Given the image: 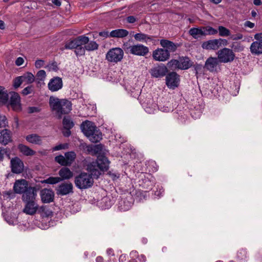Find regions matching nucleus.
<instances>
[{"label":"nucleus","instance_id":"nucleus-1","mask_svg":"<svg viewBox=\"0 0 262 262\" xmlns=\"http://www.w3.org/2000/svg\"><path fill=\"white\" fill-rule=\"evenodd\" d=\"M49 105L52 111L55 112L58 119L63 115L68 114L72 110V103L66 99H59L51 96L49 99Z\"/></svg>","mask_w":262,"mask_h":262},{"label":"nucleus","instance_id":"nucleus-2","mask_svg":"<svg viewBox=\"0 0 262 262\" xmlns=\"http://www.w3.org/2000/svg\"><path fill=\"white\" fill-rule=\"evenodd\" d=\"M110 161L103 155H98L96 161L90 163L87 165V170L93 175V177L98 179L101 174V171H106L109 168Z\"/></svg>","mask_w":262,"mask_h":262},{"label":"nucleus","instance_id":"nucleus-3","mask_svg":"<svg viewBox=\"0 0 262 262\" xmlns=\"http://www.w3.org/2000/svg\"><path fill=\"white\" fill-rule=\"evenodd\" d=\"M93 175L91 172H81L75 177L74 183L79 189H86L92 187L94 184Z\"/></svg>","mask_w":262,"mask_h":262},{"label":"nucleus","instance_id":"nucleus-4","mask_svg":"<svg viewBox=\"0 0 262 262\" xmlns=\"http://www.w3.org/2000/svg\"><path fill=\"white\" fill-rule=\"evenodd\" d=\"M122 48L126 53L138 56H144L149 52L148 48L142 44L130 45L126 42L123 43Z\"/></svg>","mask_w":262,"mask_h":262},{"label":"nucleus","instance_id":"nucleus-5","mask_svg":"<svg viewBox=\"0 0 262 262\" xmlns=\"http://www.w3.org/2000/svg\"><path fill=\"white\" fill-rule=\"evenodd\" d=\"M124 52L120 48H112L107 52L105 59L110 62L117 63L121 61L123 58Z\"/></svg>","mask_w":262,"mask_h":262},{"label":"nucleus","instance_id":"nucleus-6","mask_svg":"<svg viewBox=\"0 0 262 262\" xmlns=\"http://www.w3.org/2000/svg\"><path fill=\"white\" fill-rule=\"evenodd\" d=\"M217 58L220 62L228 63L232 62L235 58V55L231 49L224 48L217 52Z\"/></svg>","mask_w":262,"mask_h":262},{"label":"nucleus","instance_id":"nucleus-7","mask_svg":"<svg viewBox=\"0 0 262 262\" xmlns=\"http://www.w3.org/2000/svg\"><path fill=\"white\" fill-rule=\"evenodd\" d=\"M228 41L225 39L219 38L209 40L203 42L202 47L206 50H216L222 45L227 46Z\"/></svg>","mask_w":262,"mask_h":262},{"label":"nucleus","instance_id":"nucleus-8","mask_svg":"<svg viewBox=\"0 0 262 262\" xmlns=\"http://www.w3.org/2000/svg\"><path fill=\"white\" fill-rule=\"evenodd\" d=\"M166 84L171 89H174L179 85L180 76L176 72H171L166 75Z\"/></svg>","mask_w":262,"mask_h":262},{"label":"nucleus","instance_id":"nucleus-9","mask_svg":"<svg viewBox=\"0 0 262 262\" xmlns=\"http://www.w3.org/2000/svg\"><path fill=\"white\" fill-rule=\"evenodd\" d=\"M152 56L155 61L164 62L169 59L170 54L163 48H158L152 52Z\"/></svg>","mask_w":262,"mask_h":262},{"label":"nucleus","instance_id":"nucleus-10","mask_svg":"<svg viewBox=\"0 0 262 262\" xmlns=\"http://www.w3.org/2000/svg\"><path fill=\"white\" fill-rule=\"evenodd\" d=\"M168 72L167 68L165 64L161 63L151 68L149 73L154 78H162L166 76Z\"/></svg>","mask_w":262,"mask_h":262},{"label":"nucleus","instance_id":"nucleus-11","mask_svg":"<svg viewBox=\"0 0 262 262\" xmlns=\"http://www.w3.org/2000/svg\"><path fill=\"white\" fill-rule=\"evenodd\" d=\"M10 166L11 171L14 173L19 174L24 171V162L17 157L12 158L10 161Z\"/></svg>","mask_w":262,"mask_h":262},{"label":"nucleus","instance_id":"nucleus-12","mask_svg":"<svg viewBox=\"0 0 262 262\" xmlns=\"http://www.w3.org/2000/svg\"><path fill=\"white\" fill-rule=\"evenodd\" d=\"M56 190L57 195H66L73 193V185L71 182H64L59 185Z\"/></svg>","mask_w":262,"mask_h":262},{"label":"nucleus","instance_id":"nucleus-13","mask_svg":"<svg viewBox=\"0 0 262 262\" xmlns=\"http://www.w3.org/2000/svg\"><path fill=\"white\" fill-rule=\"evenodd\" d=\"M10 99L9 105L12 107L13 111L16 112L21 110L20 103V97L19 94L15 92L10 93Z\"/></svg>","mask_w":262,"mask_h":262},{"label":"nucleus","instance_id":"nucleus-14","mask_svg":"<svg viewBox=\"0 0 262 262\" xmlns=\"http://www.w3.org/2000/svg\"><path fill=\"white\" fill-rule=\"evenodd\" d=\"M63 86L62 78L59 77H54L50 79L48 84V87L50 91L52 92H57L60 90Z\"/></svg>","mask_w":262,"mask_h":262},{"label":"nucleus","instance_id":"nucleus-15","mask_svg":"<svg viewBox=\"0 0 262 262\" xmlns=\"http://www.w3.org/2000/svg\"><path fill=\"white\" fill-rule=\"evenodd\" d=\"M29 187L28 182L25 179H21L15 181L13 186V190L16 193L22 194Z\"/></svg>","mask_w":262,"mask_h":262},{"label":"nucleus","instance_id":"nucleus-16","mask_svg":"<svg viewBox=\"0 0 262 262\" xmlns=\"http://www.w3.org/2000/svg\"><path fill=\"white\" fill-rule=\"evenodd\" d=\"M40 198L44 203H50L54 201V192L51 189L44 188L40 191Z\"/></svg>","mask_w":262,"mask_h":262},{"label":"nucleus","instance_id":"nucleus-17","mask_svg":"<svg viewBox=\"0 0 262 262\" xmlns=\"http://www.w3.org/2000/svg\"><path fill=\"white\" fill-rule=\"evenodd\" d=\"M96 128L95 123L89 120L83 122L80 125L82 132L87 137L92 134Z\"/></svg>","mask_w":262,"mask_h":262},{"label":"nucleus","instance_id":"nucleus-18","mask_svg":"<svg viewBox=\"0 0 262 262\" xmlns=\"http://www.w3.org/2000/svg\"><path fill=\"white\" fill-rule=\"evenodd\" d=\"M220 61L217 57H209L205 61V68L210 72L216 71V67L219 64Z\"/></svg>","mask_w":262,"mask_h":262},{"label":"nucleus","instance_id":"nucleus-19","mask_svg":"<svg viewBox=\"0 0 262 262\" xmlns=\"http://www.w3.org/2000/svg\"><path fill=\"white\" fill-rule=\"evenodd\" d=\"M26 205L23 209V212L27 214L34 215L36 213L37 210H38V206L36 202V201L27 202Z\"/></svg>","mask_w":262,"mask_h":262},{"label":"nucleus","instance_id":"nucleus-20","mask_svg":"<svg viewBox=\"0 0 262 262\" xmlns=\"http://www.w3.org/2000/svg\"><path fill=\"white\" fill-rule=\"evenodd\" d=\"M160 45L165 49L167 50L168 53L174 52L176 51L178 45L167 39H161L160 41Z\"/></svg>","mask_w":262,"mask_h":262},{"label":"nucleus","instance_id":"nucleus-21","mask_svg":"<svg viewBox=\"0 0 262 262\" xmlns=\"http://www.w3.org/2000/svg\"><path fill=\"white\" fill-rule=\"evenodd\" d=\"M36 193L35 188L29 187L28 189L23 193L22 199L25 202L35 201Z\"/></svg>","mask_w":262,"mask_h":262},{"label":"nucleus","instance_id":"nucleus-22","mask_svg":"<svg viewBox=\"0 0 262 262\" xmlns=\"http://www.w3.org/2000/svg\"><path fill=\"white\" fill-rule=\"evenodd\" d=\"M250 50L252 55H259L262 54V41H253L250 47Z\"/></svg>","mask_w":262,"mask_h":262},{"label":"nucleus","instance_id":"nucleus-23","mask_svg":"<svg viewBox=\"0 0 262 262\" xmlns=\"http://www.w3.org/2000/svg\"><path fill=\"white\" fill-rule=\"evenodd\" d=\"M12 141L10 130L5 129L0 132V142L4 145H6Z\"/></svg>","mask_w":262,"mask_h":262},{"label":"nucleus","instance_id":"nucleus-24","mask_svg":"<svg viewBox=\"0 0 262 262\" xmlns=\"http://www.w3.org/2000/svg\"><path fill=\"white\" fill-rule=\"evenodd\" d=\"M180 69L187 70L193 66V62L187 56L179 57Z\"/></svg>","mask_w":262,"mask_h":262},{"label":"nucleus","instance_id":"nucleus-25","mask_svg":"<svg viewBox=\"0 0 262 262\" xmlns=\"http://www.w3.org/2000/svg\"><path fill=\"white\" fill-rule=\"evenodd\" d=\"M58 174L59 178L62 179V181L69 180L73 177V172L66 167L61 168L58 172Z\"/></svg>","mask_w":262,"mask_h":262},{"label":"nucleus","instance_id":"nucleus-26","mask_svg":"<svg viewBox=\"0 0 262 262\" xmlns=\"http://www.w3.org/2000/svg\"><path fill=\"white\" fill-rule=\"evenodd\" d=\"M128 34V31L125 29H118L112 30L110 33V37L116 38H123Z\"/></svg>","mask_w":262,"mask_h":262},{"label":"nucleus","instance_id":"nucleus-27","mask_svg":"<svg viewBox=\"0 0 262 262\" xmlns=\"http://www.w3.org/2000/svg\"><path fill=\"white\" fill-rule=\"evenodd\" d=\"M26 140L29 143L37 145L42 143L41 137L36 134H30L26 137Z\"/></svg>","mask_w":262,"mask_h":262},{"label":"nucleus","instance_id":"nucleus-28","mask_svg":"<svg viewBox=\"0 0 262 262\" xmlns=\"http://www.w3.org/2000/svg\"><path fill=\"white\" fill-rule=\"evenodd\" d=\"M134 37L137 41L145 42L146 43L154 40L151 36L142 33H136L134 35Z\"/></svg>","mask_w":262,"mask_h":262},{"label":"nucleus","instance_id":"nucleus-29","mask_svg":"<svg viewBox=\"0 0 262 262\" xmlns=\"http://www.w3.org/2000/svg\"><path fill=\"white\" fill-rule=\"evenodd\" d=\"M189 34L194 39H198L201 36H205L203 27L192 28L189 30Z\"/></svg>","mask_w":262,"mask_h":262},{"label":"nucleus","instance_id":"nucleus-30","mask_svg":"<svg viewBox=\"0 0 262 262\" xmlns=\"http://www.w3.org/2000/svg\"><path fill=\"white\" fill-rule=\"evenodd\" d=\"M18 148L20 152L27 156H33L35 154V151L31 149L29 147L22 144L18 145Z\"/></svg>","mask_w":262,"mask_h":262},{"label":"nucleus","instance_id":"nucleus-31","mask_svg":"<svg viewBox=\"0 0 262 262\" xmlns=\"http://www.w3.org/2000/svg\"><path fill=\"white\" fill-rule=\"evenodd\" d=\"M88 138L92 142L97 143L102 139V134L96 128Z\"/></svg>","mask_w":262,"mask_h":262},{"label":"nucleus","instance_id":"nucleus-32","mask_svg":"<svg viewBox=\"0 0 262 262\" xmlns=\"http://www.w3.org/2000/svg\"><path fill=\"white\" fill-rule=\"evenodd\" d=\"M152 178L150 174H148L147 177H145L144 178H142L141 180V183L140 185H142V187L147 189H151L153 186V182L150 180Z\"/></svg>","mask_w":262,"mask_h":262},{"label":"nucleus","instance_id":"nucleus-33","mask_svg":"<svg viewBox=\"0 0 262 262\" xmlns=\"http://www.w3.org/2000/svg\"><path fill=\"white\" fill-rule=\"evenodd\" d=\"M76 154L74 151H68L64 154V158L67 166H70L76 159Z\"/></svg>","mask_w":262,"mask_h":262},{"label":"nucleus","instance_id":"nucleus-34","mask_svg":"<svg viewBox=\"0 0 262 262\" xmlns=\"http://www.w3.org/2000/svg\"><path fill=\"white\" fill-rule=\"evenodd\" d=\"M62 124L65 129H71L74 125V123L70 116H65L62 120Z\"/></svg>","mask_w":262,"mask_h":262},{"label":"nucleus","instance_id":"nucleus-35","mask_svg":"<svg viewBox=\"0 0 262 262\" xmlns=\"http://www.w3.org/2000/svg\"><path fill=\"white\" fill-rule=\"evenodd\" d=\"M99 204L102 209H106L110 208L113 203L108 197L105 196L101 199Z\"/></svg>","mask_w":262,"mask_h":262},{"label":"nucleus","instance_id":"nucleus-36","mask_svg":"<svg viewBox=\"0 0 262 262\" xmlns=\"http://www.w3.org/2000/svg\"><path fill=\"white\" fill-rule=\"evenodd\" d=\"M9 95L3 86H0V102L6 104L8 101Z\"/></svg>","mask_w":262,"mask_h":262},{"label":"nucleus","instance_id":"nucleus-37","mask_svg":"<svg viewBox=\"0 0 262 262\" xmlns=\"http://www.w3.org/2000/svg\"><path fill=\"white\" fill-rule=\"evenodd\" d=\"M38 212L42 217H49L52 216L53 212L46 206H42L38 209Z\"/></svg>","mask_w":262,"mask_h":262},{"label":"nucleus","instance_id":"nucleus-38","mask_svg":"<svg viewBox=\"0 0 262 262\" xmlns=\"http://www.w3.org/2000/svg\"><path fill=\"white\" fill-rule=\"evenodd\" d=\"M75 39L78 47H82V46L83 45H84L85 46V45L88 43L89 41V37L85 35L79 36Z\"/></svg>","mask_w":262,"mask_h":262},{"label":"nucleus","instance_id":"nucleus-39","mask_svg":"<svg viewBox=\"0 0 262 262\" xmlns=\"http://www.w3.org/2000/svg\"><path fill=\"white\" fill-rule=\"evenodd\" d=\"M167 66L171 70L180 69L179 59L170 60L167 62Z\"/></svg>","mask_w":262,"mask_h":262},{"label":"nucleus","instance_id":"nucleus-40","mask_svg":"<svg viewBox=\"0 0 262 262\" xmlns=\"http://www.w3.org/2000/svg\"><path fill=\"white\" fill-rule=\"evenodd\" d=\"M62 181V179L59 177H50L47 179H45L41 181L42 183H46L49 184H56Z\"/></svg>","mask_w":262,"mask_h":262},{"label":"nucleus","instance_id":"nucleus-41","mask_svg":"<svg viewBox=\"0 0 262 262\" xmlns=\"http://www.w3.org/2000/svg\"><path fill=\"white\" fill-rule=\"evenodd\" d=\"M84 47L86 50L88 51H93L98 49L99 45L96 41H89L88 43H86Z\"/></svg>","mask_w":262,"mask_h":262},{"label":"nucleus","instance_id":"nucleus-42","mask_svg":"<svg viewBox=\"0 0 262 262\" xmlns=\"http://www.w3.org/2000/svg\"><path fill=\"white\" fill-rule=\"evenodd\" d=\"M21 76L24 81L26 82L28 84L32 83L35 80L34 76L30 72L26 73Z\"/></svg>","mask_w":262,"mask_h":262},{"label":"nucleus","instance_id":"nucleus-43","mask_svg":"<svg viewBox=\"0 0 262 262\" xmlns=\"http://www.w3.org/2000/svg\"><path fill=\"white\" fill-rule=\"evenodd\" d=\"M233 52H240L244 50V47L240 42H233L230 46Z\"/></svg>","mask_w":262,"mask_h":262},{"label":"nucleus","instance_id":"nucleus-44","mask_svg":"<svg viewBox=\"0 0 262 262\" xmlns=\"http://www.w3.org/2000/svg\"><path fill=\"white\" fill-rule=\"evenodd\" d=\"M131 206L132 203L128 201H126L125 200H121L119 202V208L120 210L124 211L128 210Z\"/></svg>","mask_w":262,"mask_h":262},{"label":"nucleus","instance_id":"nucleus-45","mask_svg":"<svg viewBox=\"0 0 262 262\" xmlns=\"http://www.w3.org/2000/svg\"><path fill=\"white\" fill-rule=\"evenodd\" d=\"M219 35L220 36H228L230 35V30L226 27L220 26L218 27Z\"/></svg>","mask_w":262,"mask_h":262},{"label":"nucleus","instance_id":"nucleus-46","mask_svg":"<svg viewBox=\"0 0 262 262\" xmlns=\"http://www.w3.org/2000/svg\"><path fill=\"white\" fill-rule=\"evenodd\" d=\"M205 36L207 35H215L217 33V30L212 27H203Z\"/></svg>","mask_w":262,"mask_h":262},{"label":"nucleus","instance_id":"nucleus-47","mask_svg":"<svg viewBox=\"0 0 262 262\" xmlns=\"http://www.w3.org/2000/svg\"><path fill=\"white\" fill-rule=\"evenodd\" d=\"M46 72L43 70H39L36 74V80L37 81L38 83H39L40 81H44V80L46 78Z\"/></svg>","mask_w":262,"mask_h":262},{"label":"nucleus","instance_id":"nucleus-48","mask_svg":"<svg viewBox=\"0 0 262 262\" xmlns=\"http://www.w3.org/2000/svg\"><path fill=\"white\" fill-rule=\"evenodd\" d=\"M78 47L75 39L67 41L64 45L65 49H75Z\"/></svg>","mask_w":262,"mask_h":262},{"label":"nucleus","instance_id":"nucleus-49","mask_svg":"<svg viewBox=\"0 0 262 262\" xmlns=\"http://www.w3.org/2000/svg\"><path fill=\"white\" fill-rule=\"evenodd\" d=\"M24 82L22 76H18L13 80V86L15 89L19 88Z\"/></svg>","mask_w":262,"mask_h":262},{"label":"nucleus","instance_id":"nucleus-50","mask_svg":"<svg viewBox=\"0 0 262 262\" xmlns=\"http://www.w3.org/2000/svg\"><path fill=\"white\" fill-rule=\"evenodd\" d=\"M55 161L62 166H67L64 156L62 155H59L55 157Z\"/></svg>","mask_w":262,"mask_h":262},{"label":"nucleus","instance_id":"nucleus-51","mask_svg":"<svg viewBox=\"0 0 262 262\" xmlns=\"http://www.w3.org/2000/svg\"><path fill=\"white\" fill-rule=\"evenodd\" d=\"M85 47L79 46L75 49L74 52L77 56H80L85 54Z\"/></svg>","mask_w":262,"mask_h":262},{"label":"nucleus","instance_id":"nucleus-52","mask_svg":"<svg viewBox=\"0 0 262 262\" xmlns=\"http://www.w3.org/2000/svg\"><path fill=\"white\" fill-rule=\"evenodd\" d=\"M103 146L101 144H97V145L94 146L92 147V150L93 151V152L95 154H98V155H99L100 154H101V152L103 149Z\"/></svg>","mask_w":262,"mask_h":262},{"label":"nucleus","instance_id":"nucleus-53","mask_svg":"<svg viewBox=\"0 0 262 262\" xmlns=\"http://www.w3.org/2000/svg\"><path fill=\"white\" fill-rule=\"evenodd\" d=\"M7 124L8 121L6 116L0 115V128L5 127Z\"/></svg>","mask_w":262,"mask_h":262},{"label":"nucleus","instance_id":"nucleus-54","mask_svg":"<svg viewBox=\"0 0 262 262\" xmlns=\"http://www.w3.org/2000/svg\"><path fill=\"white\" fill-rule=\"evenodd\" d=\"M48 67L50 70H52L54 71H57L58 70L57 64L56 61H53L52 63L49 64Z\"/></svg>","mask_w":262,"mask_h":262},{"label":"nucleus","instance_id":"nucleus-55","mask_svg":"<svg viewBox=\"0 0 262 262\" xmlns=\"http://www.w3.org/2000/svg\"><path fill=\"white\" fill-rule=\"evenodd\" d=\"M32 91V86L30 85L26 88H25L22 91V94L24 95H27L29 94H31Z\"/></svg>","mask_w":262,"mask_h":262},{"label":"nucleus","instance_id":"nucleus-56","mask_svg":"<svg viewBox=\"0 0 262 262\" xmlns=\"http://www.w3.org/2000/svg\"><path fill=\"white\" fill-rule=\"evenodd\" d=\"M137 255V252L136 251H132L130 253V256L132 257V259L129 260L128 262H138V261L136 259V258Z\"/></svg>","mask_w":262,"mask_h":262},{"label":"nucleus","instance_id":"nucleus-57","mask_svg":"<svg viewBox=\"0 0 262 262\" xmlns=\"http://www.w3.org/2000/svg\"><path fill=\"white\" fill-rule=\"evenodd\" d=\"M67 147V144H60L58 145L54 146L52 148V150H53V151H57V150H59L61 149H65Z\"/></svg>","mask_w":262,"mask_h":262},{"label":"nucleus","instance_id":"nucleus-58","mask_svg":"<svg viewBox=\"0 0 262 262\" xmlns=\"http://www.w3.org/2000/svg\"><path fill=\"white\" fill-rule=\"evenodd\" d=\"M45 61L41 59H38L35 62V66L36 68H40L44 66Z\"/></svg>","mask_w":262,"mask_h":262},{"label":"nucleus","instance_id":"nucleus-59","mask_svg":"<svg viewBox=\"0 0 262 262\" xmlns=\"http://www.w3.org/2000/svg\"><path fill=\"white\" fill-rule=\"evenodd\" d=\"M40 111V108L36 106H31L28 108V112L29 113H38Z\"/></svg>","mask_w":262,"mask_h":262},{"label":"nucleus","instance_id":"nucleus-60","mask_svg":"<svg viewBox=\"0 0 262 262\" xmlns=\"http://www.w3.org/2000/svg\"><path fill=\"white\" fill-rule=\"evenodd\" d=\"M194 71L195 75H197L199 71L202 70V66L201 64L196 63L193 66Z\"/></svg>","mask_w":262,"mask_h":262},{"label":"nucleus","instance_id":"nucleus-61","mask_svg":"<svg viewBox=\"0 0 262 262\" xmlns=\"http://www.w3.org/2000/svg\"><path fill=\"white\" fill-rule=\"evenodd\" d=\"M149 166L153 167V169H152L151 171H156L158 170V166L157 165L156 162L155 161H150L148 162Z\"/></svg>","mask_w":262,"mask_h":262},{"label":"nucleus","instance_id":"nucleus-62","mask_svg":"<svg viewBox=\"0 0 262 262\" xmlns=\"http://www.w3.org/2000/svg\"><path fill=\"white\" fill-rule=\"evenodd\" d=\"M15 192H13L12 190H9L6 192L4 194L8 196V198L10 199H12L15 197Z\"/></svg>","mask_w":262,"mask_h":262},{"label":"nucleus","instance_id":"nucleus-63","mask_svg":"<svg viewBox=\"0 0 262 262\" xmlns=\"http://www.w3.org/2000/svg\"><path fill=\"white\" fill-rule=\"evenodd\" d=\"M24 62V59L21 57L17 58L15 60V64L17 66H21Z\"/></svg>","mask_w":262,"mask_h":262},{"label":"nucleus","instance_id":"nucleus-64","mask_svg":"<svg viewBox=\"0 0 262 262\" xmlns=\"http://www.w3.org/2000/svg\"><path fill=\"white\" fill-rule=\"evenodd\" d=\"M140 262H145L146 261V256L143 254H141L140 255H139L137 254V257Z\"/></svg>","mask_w":262,"mask_h":262}]
</instances>
